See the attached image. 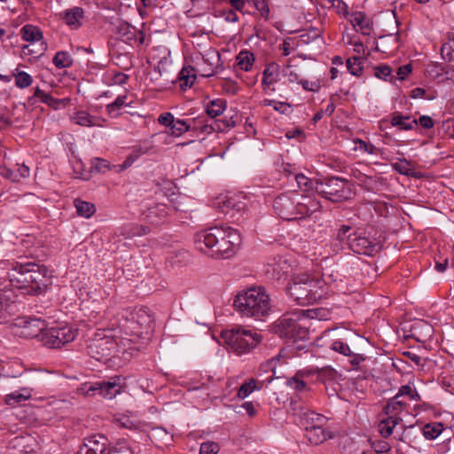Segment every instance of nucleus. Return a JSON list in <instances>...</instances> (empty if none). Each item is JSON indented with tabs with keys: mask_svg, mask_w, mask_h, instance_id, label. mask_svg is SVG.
Returning a JSON list of instances; mask_svg holds the SVG:
<instances>
[{
	"mask_svg": "<svg viewBox=\"0 0 454 454\" xmlns=\"http://www.w3.org/2000/svg\"><path fill=\"white\" fill-rule=\"evenodd\" d=\"M196 248L214 259L231 257L241 244L240 233L230 227H214L195 234Z\"/></svg>",
	"mask_w": 454,
	"mask_h": 454,
	"instance_id": "obj_1",
	"label": "nucleus"
},
{
	"mask_svg": "<svg viewBox=\"0 0 454 454\" xmlns=\"http://www.w3.org/2000/svg\"><path fill=\"white\" fill-rule=\"evenodd\" d=\"M7 277L13 287L25 289L30 294H38L46 290L51 274L44 265L32 262H14Z\"/></svg>",
	"mask_w": 454,
	"mask_h": 454,
	"instance_id": "obj_2",
	"label": "nucleus"
},
{
	"mask_svg": "<svg viewBox=\"0 0 454 454\" xmlns=\"http://www.w3.org/2000/svg\"><path fill=\"white\" fill-rule=\"evenodd\" d=\"M276 214L284 220L301 219L318 211L320 202L309 195L288 192L278 195L273 203Z\"/></svg>",
	"mask_w": 454,
	"mask_h": 454,
	"instance_id": "obj_3",
	"label": "nucleus"
},
{
	"mask_svg": "<svg viewBox=\"0 0 454 454\" xmlns=\"http://www.w3.org/2000/svg\"><path fill=\"white\" fill-rule=\"evenodd\" d=\"M233 305L241 316L256 320H262L271 310L270 298L263 287H253L239 293Z\"/></svg>",
	"mask_w": 454,
	"mask_h": 454,
	"instance_id": "obj_4",
	"label": "nucleus"
},
{
	"mask_svg": "<svg viewBox=\"0 0 454 454\" xmlns=\"http://www.w3.org/2000/svg\"><path fill=\"white\" fill-rule=\"evenodd\" d=\"M322 280L310 277L307 273L296 274L287 287L289 296L298 304L305 306L313 304L324 296Z\"/></svg>",
	"mask_w": 454,
	"mask_h": 454,
	"instance_id": "obj_5",
	"label": "nucleus"
},
{
	"mask_svg": "<svg viewBox=\"0 0 454 454\" xmlns=\"http://www.w3.org/2000/svg\"><path fill=\"white\" fill-rule=\"evenodd\" d=\"M274 332L279 337L294 342L308 340L309 335L308 318L301 309L286 314L276 322Z\"/></svg>",
	"mask_w": 454,
	"mask_h": 454,
	"instance_id": "obj_6",
	"label": "nucleus"
},
{
	"mask_svg": "<svg viewBox=\"0 0 454 454\" xmlns=\"http://www.w3.org/2000/svg\"><path fill=\"white\" fill-rule=\"evenodd\" d=\"M221 337L228 348L237 355L250 352L262 341L261 334L241 327L223 331Z\"/></svg>",
	"mask_w": 454,
	"mask_h": 454,
	"instance_id": "obj_7",
	"label": "nucleus"
},
{
	"mask_svg": "<svg viewBox=\"0 0 454 454\" xmlns=\"http://www.w3.org/2000/svg\"><path fill=\"white\" fill-rule=\"evenodd\" d=\"M315 192L333 202L347 200L352 195L348 183L339 177L316 181Z\"/></svg>",
	"mask_w": 454,
	"mask_h": 454,
	"instance_id": "obj_8",
	"label": "nucleus"
},
{
	"mask_svg": "<svg viewBox=\"0 0 454 454\" xmlns=\"http://www.w3.org/2000/svg\"><path fill=\"white\" fill-rule=\"evenodd\" d=\"M77 335V329L71 325H64L47 328L41 337L43 346L50 348H59L65 344L73 341Z\"/></svg>",
	"mask_w": 454,
	"mask_h": 454,
	"instance_id": "obj_9",
	"label": "nucleus"
},
{
	"mask_svg": "<svg viewBox=\"0 0 454 454\" xmlns=\"http://www.w3.org/2000/svg\"><path fill=\"white\" fill-rule=\"evenodd\" d=\"M45 326V321L41 318L20 317L14 320L12 329V333L19 337L26 339L37 338L41 341Z\"/></svg>",
	"mask_w": 454,
	"mask_h": 454,
	"instance_id": "obj_10",
	"label": "nucleus"
},
{
	"mask_svg": "<svg viewBox=\"0 0 454 454\" xmlns=\"http://www.w3.org/2000/svg\"><path fill=\"white\" fill-rule=\"evenodd\" d=\"M197 72L203 77H211L223 69L220 53L209 47L204 51H198L195 56Z\"/></svg>",
	"mask_w": 454,
	"mask_h": 454,
	"instance_id": "obj_11",
	"label": "nucleus"
},
{
	"mask_svg": "<svg viewBox=\"0 0 454 454\" xmlns=\"http://www.w3.org/2000/svg\"><path fill=\"white\" fill-rule=\"evenodd\" d=\"M153 324V318L150 315V310L146 307H142L135 309L130 313V318L126 319L122 327L127 332V328H129L137 335L146 333Z\"/></svg>",
	"mask_w": 454,
	"mask_h": 454,
	"instance_id": "obj_12",
	"label": "nucleus"
},
{
	"mask_svg": "<svg viewBox=\"0 0 454 454\" xmlns=\"http://www.w3.org/2000/svg\"><path fill=\"white\" fill-rule=\"evenodd\" d=\"M122 388V379L121 376H114L108 380L98 381L90 385L87 394L99 395L104 398L112 399L121 393Z\"/></svg>",
	"mask_w": 454,
	"mask_h": 454,
	"instance_id": "obj_13",
	"label": "nucleus"
},
{
	"mask_svg": "<svg viewBox=\"0 0 454 454\" xmlns=\"http://www.w3.org/2000/svg\"><path fill=\"white\" fill-rule=\"evenodd\" d=\"M117 343L111 337L94 338L88 345V354L98 361L107 358L116 349Z\"/></svg>",
	"mask_w": 454,
	"mask_h": 454,
	"instance_id": "obj_14",
	"label": "nucleus"
},
{
	"mask_svg": "<svg viewBox=\"0 0 454 454\" xmlns=\"http://www.w3.org/2000/svg\"><path fill=\"white\" fill-rule=\"evenodd\" d=\"M116 33L121 40L130 45L142 46L147 44L145 34L127 22H120L116 27Z\"/></svg>",
	"mask_w": 454,
	"mask_h": 454,
	"instance_id": "obj_15",
	"label": "nucleus"
},
{
	"mask_svg": "<svg viewBox=\"0 0 454 454\" xmlns=\"http://www.w3.org/2000/svg\"><path fill=\"white\" fill-rule=\"evenodd\" d=\"M108 440L102 434H95L85 439L81 449L83 454H110Z\"/></svg>",
	"mask_w": 454,
	"mask_h": 454,
	"instance_id": "obj_16",
	"label": "nucleus"
},
{
	"mask_svg": "<svg viewBox=\"0 0 454 454\" xmlns=\"http://www.w3.org/2000/svg\"><path fill=\"white\" fill-rule=\"evenodd\" d=\"M348 248L356 254L372 255L376 251V244L365 236L353 233V238L349 239Z\"/></svg>",
	"mask_w": 454,
	"mask_h": 454,
	"instance_id": "obj_17",
	"label": "nucleus"
},
{
	"mask_svg": "<svg viewBox=\"0 0 454 454\" xmlns=\"http://www.w3.org/2000/svg\"><path fill=\"white\" fill-rule=\"evenodd\" d=\"M290 267L286 259L282 256H277L269 261L265 272L271 278L280 279L288 273Z\"/></svg>",
	"mask_w": 454,
	"mask_h": 454,
	"instance_id": "obj_18",
	"label": "nucleus"
},
{
	"mask_svg": "<svg viewBox=\"0 0 454 454\" xmlns=\"http://www.w3.org/2000/svg\"><path fill=\"white\" fill-rule=\"evenodd\" d=\"M61 20L70 28L78 29L84 19V10L82 7H73L59 13Z\"/></svg>",
	"mask_w": 454,
	"mask_h": 454,
	"instance_id": "obj_19",
	"label": "nucleus"
},
{
	"mask_svg": "<svg viewBox=\"0 0 454 454\" xmlns=\"http://www.w3.org/2000/svg\"><path fill=\"white\" fill-rule=\"evenodd\" d=\"M71 120L77 125L82 127H103L105 119L99 116H94L89 114L87 111L79 110L74 113L71 116Z\"/></svg>",
	"mask_w": 454,
	"mask_h": 454,
	"instance_id": "obj_20",
	"label": "nucleus"
},
{
	"mask_svg": "<svg viewBox=\"0 0 454 454\" xmlns=\"http://www.w3.org/2000/svg\"><path fill=\"white\" fill-rule=\"evenodd\" d=\"M408 403L405 400L400 399L399 396L390 398L383 408V414L394 419L396 418L399 422L402 421L400 414L407 409Z\"/></svg>",
	"mask_w": 454,
	"mask_h": 454,
	"instance_id": "obj_21",
	"label": "nucleus"
},
{
	"mask_svg": "<svg viewBox=\"0 0 454 454\" xmlns=\"http://www.w3.org/2000/svg\"><path fill=\"white\" fill-rule=\"evenodd\" d=\"M327 421L326 417L313 411H306L300 415V424L304 427L305 431L316 426H325Z\"/></svg>",
	"mask_w": 454,
	"mask_h": 454,
	"instance_id": "obj_22",
	"label": "nucleus"
},
{
	"mask_svg": "<svg viewBox=\"0 0 454 454\" xmlns=\"http://www.w3.org/2000/svg\"><path fill=\"white\" fill-rule=\"evenodd\" d=\"M235 126V121H222L217 120L211 119L210 123L201 124L200 121L195 122L194 129H199L201 133L209 135L215 131L222 132L225 129L232 128Z\"/></svg>",
	"mask_w": 454,
	"mask_h": 454,
	"instance_id": "obj_23",
	"label": "nucleus"
},
{
	"mask_svg": "<svg viewBox=\"0 0 454 454\" xmlns=\"http://www.w3.org/2000/svg\"><path fill=\"white\" fill-rule=\"evenodd\" d=\"M168 207L165 204L158 203L148 207L145 213V218L151 223L157 224L168 215Z\"/></svg>",
	"mask_w": 454,
	"mask_h": 454,
	"instance_id": "obj_24",
	"label": "nucleus"
},
{
	"mask_svg": "<svg viewBox=\"0 0 454 454\" xmlns=\"http://www.w3.org/2000/svg\"><path fill=\"white\" fill-rule=\"evenodd\" d=\"M280 67L278 64L272 62L266 66L262 72V84L263 90L269 89L270 85H273L278 81Z\"/></svg>",
	"mask_w": 454,
	"mask_h": 454,
	"instance_id": "obj_25",
	"label": "nucleus"
},
{
	"mask_svg": "<svg viewBox=\"0 0 454 454\" xmlns=\"http://www.w3.org/2000/svg\"><path fill=\"white\" fill-rule=\"evenodd\" d=\"M306 437L312 444L317 445L332 438V434L325 428V426H316L306 430Z\"/></svg>",
	"mask_w": 454,
	"mask_h": 454,
	"instance_id": "obj_26",
	"label": "nucleus"
},
{
	"mask_svg": "<svg viewBox=\"0 0 454 454\" xmlns=\"http://www.w3.org/2000/svg\"><path fill=\"white\" fill-rule=\"evenodd\" d=\"M391 124L402 130H411L417 127L418 121L416 119H411L409 115L395 114L391 118Z\"/></svg>",
	"mask_w": 454,
	"mask_h": 454,
	"instance_id": "obj_27",
	"label": "nucleus"
},
{
	"mask_svg": "<svg viewBox=\"0 0 454 454\" xmlns=\"http://www.w3.org/2000/svg\"><path fill=\"white\" fill-rule=\"evenodd\" d=\"M20 35L23 40L29 43L40 42L43 40V32L34 25L27 24L20 29Z\"/></svg>",
	"mask_w": 454,
	"mask_h": 454,
	"instance_id": "obj_28",
	"label": "nucleus"
},
{
	"mask_svg": "<svg viewBox=\"0 0 454 454\" xmlns=\"http://www.w3.org/2000/svg\"><path fill=\"white\" fill-rule=\"evenodd\" d=\"M196 67L191 66L184 67L179 73L180 87L183 90L191 88L196 80Z\"/></svg>",
	"mask_w": 454,
	"mask_h": 454,
	"instance_id": "obj_29",
	"label": "nucleus"
},
{
	"mask_svg": "<svg viewBox=\"0 0 454 454\" xmlns=\"http://www.w3.org/2000/svg\"><path fill=\"white\" fill-rule=\"evenodd\" d=\"M349 21L354 27H359L363 34H367L370 29V20L362 12L350 13Z\"/></svg>",
	"mask_w": 454,
	"mask_h": 454,
	"instance_id": "obj_30",
	"label": "nucleus"
},
{
	"mask_svg": "<svg viewBox=\"0 0 454 454\" xmlns=\"http://www.w3.org/2000/svg\"><path fill=\"white\" fill-rule=\"evenodd\" d=\"M263 382L264 380L258 382L254 379L248 380L240 386L238 391V397L240 399L246 398L253 391L261 389L262 387Z\"/></svg>",
	"mask_w": 454,
	"mask_h": 454,
	"instance_id": "obj_31",
	"label": "nucleus"
},
{
	"mask_svg": "<svg viewBox=\"0 0 454 454\" xmlns=\"http://www.w3.org/2000/svg\"><path fill=\"white\" fill-rule=\"evenodd\" d=\"M399 419L396 418L391 419L387 416L382 418L379 424L380 433L384 438L389 437L393 429L399 424Z\"/></svg>",
	"mask_w": 454,
	"mask_h": 454,
	"instance_id": "obj_32",
	"label": "nucleus"
},
{
	"mask_svg": "<svg viewBox=\"0 0 454 454\" xmlns=\"http://www.w3.org/2000/svg\"><path fill=\"white\" fill-rule=\"evenodd\" d=\"M236 61L241 70L249 71L254 62V56L251 51H241L238 54Z\"/></svg>",
	"mask_w": 454,
	"mask_h": 454,
	"instance_id": "obj_33",
	"label": "nucleus"
},
{
	"mask_svg": "<svg viewBox=\"0 0 454 454\" xmlns=\"http://www.w3.org/2000/svg\"><path fill=\"white\" fill-rule=\"evenodd\" d=\"M74 207L77 214L80 216L90 218L96 212V207L92 203L82 200L80 199L74 200Z\"/></svg>",
	"mask_w": 454,
	"mask_h": 454,
	"instance_id": "obj_34",
	"label": "nucleus"
},
{
	"mask_svg": "<svg viewBox=\"0 0 454 454\" xmlns=\"http://www.w3.org/2000/svg\"><path fill=\"white\" fill-rule=\"evenodd\" d=\"M22 393L14 391L5 395V403L10 406H15L21 402L27 401L31 397V393L28 389L24 388Z\"/></svg>",
	"mask_w": 454,
	"mask_h": 454,
	"instance_id": "obj_35",
	"label": "nucleus"
},
{
	"mask_svg": "<svg viewBox=\"0 0 454 454\" xmlns=\"http://www.w3.org/2000/svg\"><path fill=\"white\" fill-rule=\"evenodd\" d=\"M226 107V102L223 99H215L209 102L207 106L206 112L207 115L211 117V119L219 116L223 113Z\"/></svg>",
	"mask_w": 454,
	"mask_h": 454,
	"instance_id": "obj_36",
	"label": "nucleus"
},
{
	"mask_svg": "<svg viewBox=\"0 0 454 454\" xmlns=\"http://www.w3.org/2000/svg\"><path fill=\"white\" fill-rule=\"evenodd\" d=\"M304 313V317L308 318L309 326L311 325V319L326 320L329 317V310L325 308H316L310 309H301Z\"/></svg>",
	"mask_w": 454,
	"mask_h": 454,
	"instance_id": "obj_37",
	"label": "nucleus"
},
{
	"mask_svg": "<svg viewBox=\"0 0 454 454\" xmlns=\"http://www.w3.org/2000/svg\"><path fill=\"white\" fill-rule=\"evenodd\" d=\"M53 64L58 68L69 67L73 64V59L68 52L58 51L53 58Z\"/></svg>",
	"mask_w": 454,
	"mask_h": 454,
	"instance_id": "obj_38",
	"label": "nucleus"
},
{
	"mask_svg": "<svg viewBox=\"0 0 454 454\" xmlns=\"http://www.w3.org/2000/svg\"><path fill=\"white\" fill-rule=\"evenodd\" d=\"M442 429L441 423L427 424L423 427L422 433L426 439L434 440L441 434Z\"/></svg>",
	"mask_w": 454,
	"mask_h": 454,
	"instance_id": "obj_39",
	"label": "nucleus"
},
{
	"mask_svg": "<svg viewBox=\"0 0 454 454\" xmlns=\"http://www.w3.org/2000/svg\"><path fill=\"white\" fill-rule=\"evenodd\" d=\"M126 95L118 96L113 103L106 106L107 114L113 117L118 116L121 108L126 105Z\"/></svg>",
	"mask_w": 454,
	"mask_h": 454,
	"instance_id": "obj_40",
	"label": "nucleus"
},
{
	"mask_svg": "<svg viewBox=\"0 0 454 454\" xmlns=\"http://www.w3.org/2000/svg\"><path fill=\"white\" fill-rule=\"evenodd\" d=\"M191 129V125L184 120H175L170 127V134L175 137H180Z\"/></svg>",
	"mask_w": 454,
	"mask_h": 454,
	"instance_id": "obj_41",
	"label": "nucleus"
},
{
	"mask_svg": "<svg viewBox=\"0 0 454 454\" xmlns=\"http://www.w3.org/2000/svg\"><path fill=\"white\" fill-rule=\"evenodd\" d=\"M34 96L40 98L43 103L47 104L53 108H57L61 102V100L54 98L52 96L40 90L38 87L35 88Z\"/></svg>",
	"mask_w": 454,
	"mask_h": 454,
	"instance_id": "obj_42",
	"label": "nucleus"
},
{
	"mask_svg": "<svg viewBox=\"0 0 454 454\" xmlns=\"http://www.w3.org/2000/svg\"><path fill=\"white\" fill-rule=\"evenodd\" d=\"M351 227L346 224L341 225L338 229L336 232V239L340 242V247H343V245H347L348 247L349 239L353 238V233H349Z\"/></svg>",
	"mask_w": 454,
	"mask_h": 454,
	"instance_id": "obj_43",
	"label": "nucleus"
},
{
	"mask_svg": "<svg viewBox=\"0 0 454 454\" xmlns=\"http://www.w3.org/2000/svg\"><path fill=\"white\" fill-rule=\"evenodd\" d=\"M347 68L349 73L360 76L363 72L362 59L359 57H351L347 60Z\"/></svg>",
	"mask_w": 454,
	"mask_h": 454,
	"instance_id": "obj_44",
	"label": "nucleus"
},
{
	"mask_svg": "<svg viewBox=\"0 0 454 454\" xmlns=\"http://www.w3.org/2000/svg\"><path fill=\"white\" fill-rule=\"evenodd\" d=\"M91 168L98 173H106L110 170H114V165L102 158H95L92 160Z\"/></svg>",
	"mask_w": 454,
	"mask_h": 454,
	"instance_id": "obj_45",
	"label": "nucleus"
},
{
	"mask_svg": "<svg viewBox=\"0 0 454 454\" xmlns=\"http://www.w3.org/2000/svg\"><path fill=\"white\" fill-rule=\"evenodd\" d=\"M13 75L15 78L16 86L20 89L29 87L33 82L31 75L23 71H19Z\"/></svg>",
	"mask_w": 454,
	"mask_h": 454,
	"instance_id": "obj_46",
	"label": "nucleus"
},
{
	"mask_svg": "<svg viewBox=\"0 0 454 454\" xmlns=\"http://www.w3.org/2000/svg\"><path fill=\"white\" fill-rule=\"evenodd\" d=\"M295 181L300 189H303L307 192L315 191L316 181L308 178L303 174H296Z\"/></svg>",
	"mask_w": 454,
	"mask_h": 454,
	"instance_id": "obj_47",
	"label": "nucleus"
},
{
	"mask_svg": "<svg viewBox=\"0 0 454 454\" xmlns=\"http://www.w3.org/2000/svg\"><path fill=\"white\" fill-rule=\"evenodd\" d=\"M411 162L406 159H400L399 161L392 163V168L401 175L407 176H412L411 169L410 168Z\"/></svg>",
	"mask_w": 454,
	"mask_h": 454,
	"instance_id": "obj_48",
	"label": "nucleus"
},
{
	"mask_svg": "<svg viewBox=\"0 0 454 454\" xmlns=\"http://www.w3.org/2000/svg\"><path fill=\"white\" fill-rule=\"evenodd\" d=\"M318 378L325 383L326 384V382L328 381H334L337 380L338 378V372L331 368V367H325V368H322L319 372H318Z\"/></svg>",
	"mask_w": 454,
	"mask_h": 454,
	"instance_id": "obj_49",
	"label": "nucleus"
},
{
	"mask_svg": "<svg viewBox=\"0 0 454 454\" xmlns=\"http://www.w3.org/2000/svg\"><path fill=\"white\" fill-rule=\"evenodd\" d=\"M395 396H399L400 399H403L408 396L411 400H419V395L417 391L409 385L401 387L398 393Z\"/></svg>",
	"mask_w": 454,
	"mask_h": 454,
	"instance_id": "obj_50",
	"label": "nucleus"
},
{
	"mask_svg": "<svg viewBox=\"0 0 454 454\" xmlns=\"http://www.w3.org/2000/svg\"><path fill=\"white\" fill-rule=\"evenodd\" d=\"M220 446L216 442L207 441L201 443L199 454H218Z\"/></svg>",
	"mask_w": 454,
	"mask_h": 454,
	"instance_id": "obj_51",
	"label": "nucleus"
},
{
	"mask_svg": "<svg viewBox=\"0 0 454 454\" xmlns=\"http://www.w3.org/2000/svg\"><path fill=\"white\" fill-rule=\"evenodd\" d=\"M109 450L110 454H134L130 446L125 441H118Z\"/></svg>",
	"mask_w": 454,
	"mask_h": 454,
	"instance_id": "obj_52",
	"label": "nucleus"
},
{
	"mask_svg": "<svg viewBox=\"0 0 454 454\" xmlns=\"http://www.w3.org/2000/svg\"><path fill=\"white\" fill-rule=\"evenodd\" d=\"M140 157L139 153H132L122 162V164L120 165H114V171L116 173H121V171L127 169L129 168L138 158Z\"/></svg>",
	"mask_w": 454,
	"mask_h": 454,
	"instance_id": "obj_53",
	"label": "nucleus"
},
{
	"mask_svg": "<svg viewBox=\"0 0 454 454\" xmlns=\"http://www.w3.org/2000/svg\"><path fill=\"white\" fill-rule=\"evenodd\" d=\"M354 143L356 145V147L355 149L356 150H360V151H363L364 153H367L369 154H373L377 152V148L371 143H367L362 139H355L354 140Z\"/></svg>",
	"mask_w": 454,
	"mask_h": 454,
	"instance_id": "obj_54",
	"label": "nucleus"
},
{
	"mask_svg": "<svg viewBox=\"0 0 454 454\" xmlns=\"http://www.w3.org/2000/svg\"><path fill=\"white\" fill-rule=\"evenodd\" d=\"M374 74L376 77L380 78V79H383L385 81H387L388 78H389V81H392V70L391 68L388 67V66H379V67H376L374 68Z\"/></svg>",
	"mask_w": 454,
	"mask_h": 454,
	"instance_id": "obj_55",
	"label": "nucleus"
},
{
	"mask_svg": "<svg viewBox=\"0 0 454 454\" xmlns=\"http://www.w3.org/2000/svg\"><path fill=\"white\" fill-rule=\"evenodd\" d=\"M264 106H271L275 111L279 112L281 114H286L290 108V105L283 102H276L272 99H264Z\"/></svg>",
	"mask_w": 454,
	"mask_h": 454,
	"instance_id": "obj_56",
	"label": "nucleus"
},
{
	"mask_svg": "<svg viewBox=\"0 0 454 454\" xmlns=\"http://www.w3.org/2000/svg\"><path fill=\"white\" fill-rule=\"evenodd\" d=\"M331 348L336 352H339L340 354H342L344 356H351V349L348 346V344L344 343L343 341L338 340H334L332 345Z\"/></svg>",
	"mask_w": 454,
	"mask_h": 454,
	"instance_id": "obj_57",
	"label": "nucleus"
},
{
	"mask_svg": "<svg viewBox=\"0 0 454 454\" xmlns=\"http://www.w3.org/2000/svg\"><path fill=\"white\" fill-rule=\"evenodd\" d=\"M46 43H41L40 47L37 50L30 48L29 45H25L22 47V51L25 55H30L35 58H37L46 51Z\"/></svg>",
	"mask_w": 454,
	"mask_h": 454,
	"instance_id": "obj_58",
	"label": "nucleus"
},
{
	"mask_svg": "<svg viewBox=\"0 0 454 454\" xmlns=\"http://www.w3.org/2000/svg\"><path fill=\"white\" fill-rule=\"evenodd\" d=\"M441 54L445 60L452 61L454 59V43H443L441 48Z\"/></svg>",
	"mask_w": 454,
	"mask_h": 454,
	"instance_id": "obj_59",
	"label": "nucleus"
},
{
	"mask_svg": "<svg viewBox=\"0 0 454 454\" xmlns=\"http://www.w3.org/2000/svg\"><path fill=\"white\" fill-rule=\"evenodd\" d=\"M236 12L237 11H235V9L222 10L219 12V16L224 19L227 22H237L239 20V16Z\"/></svg>",
	"mask_w": 454,
	"mask_h": 454,
	"instance_id": "obj_60",
	"label": "nucleus"
},
{
	"mask_svg": "<svg viewBox=\"0 0 454 454\" xmlns=\"http://www.w3.org/2000/svg\"><path fill=\"white\" fill-rule=\"evenodd\" d=\"M222 88L226 93L231 94V95L237 94V92L239 90L238 83L236 82L231 81V80L224 81V82L222 85Z\"/></svg>",
	"mask_w": 454,
	"mask_h": 454,
	"instance_id": "obj_61",
	"label": "nucleus"
},
{
	"mask_svg": "<svg viewBox=\"0 0 454 454\" xmlns=\"http://www.w3.org/2000/svg\"><path fill=\"white\" fill-rule=\"evenodd\" d=\"M116 423L121 427H123V428L133 429V428L137 427L135 422L133 420H131L129 419V417H128V416H121V417L116 419Z\"/></svg>",
	"mask_w": 454,
	"mask_h": 454,
	"instance_id": "obj_62",
	"label": "nucleus"
},
{
	"mask_svg": "<svg viewBox=\"0 0 454 454\" xmlns=\"http://www.w3.org/2000/svg\"><path fill=\"white\" fill-rule=\"evenodd\" d=\"M174 115L171 113H164L161 114L158 118V122L167 128L171 127L173 121H174Z\"/></svg>",
	"mask_w": 454,
	"mask_h": 454,
	"instance_id": "obj_63",
	"label": "nucleus"
},
{
	"mask_svg": "<svg viewBox=\"0 0 454 454\" xmlns=\"http://www.w3.org/2000/svg\"><path fill=\"white\" fill-rule=\"evenodd\" d=\"M277 363H278V359H274V358L270 359L269 361H266L260 365L259 371L262 372H272L274 374L275 373L274 367Z\"/></svg>",
	"mask_w": 454,
	"mask_h": 454,
	"instance_id": "obj_64",
	"label": "nucleus"
}]
</instances>
